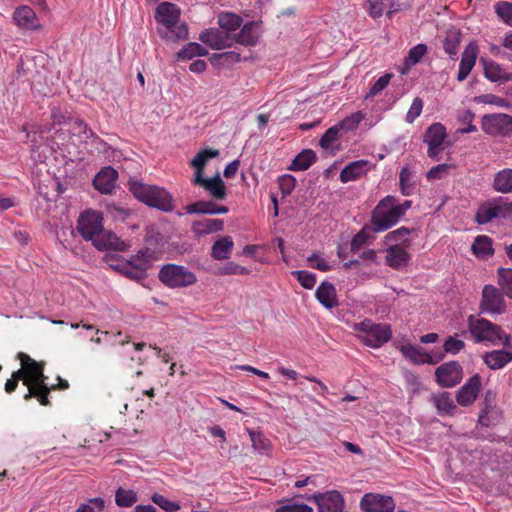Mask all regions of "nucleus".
Wrapping results in <instances>:
<instances>
[{
  "label": "nucleus",
  "instance_id": "nucleus-50",
  "mask_svg": "<svg viewBox=\"0 0 512 512\" xmlns=\"http://www.w3.org/2000/svg\"><path fill=\"white\" fill-rule=\"evenodd\" d=\"M371 233H374L372 230V225H365L352 239L351 241V251H358L366 241L371 237Z\"/></svg>",
  "mask_w": 512,
  "mask_h": 512
},
{
  "label": "nucleus",
  "instance_id": "nucleus-28",
  "mask_svg": "<svg viewBox=\"0 0 512 512\" xmlns=\"http://www.w3.org/2000/svg\"><path fill=\"white\" fill-rule=\"evenodd\" d=\"M234 243L230 236H223L216 240L211 247V257L215 260H226L230 257Z\"/></svg>",
  "mask_w": 512,
  "mask_h": 512
},
{
  "label": "nucleus",
  "instance_id": "nucleus-5",
  "mask_svg": "<svg viewBox=\"0 0 512 512\" xmlns=\"http://www.w3.org/2000/svg\"><path fill=\"white\" fill-rule=\"evenodd\" d=\"M361 340L372 348H379L387 343L392 337V331L388 324L374 323L372 320L364 321L354 325Z\"/></svg>",
  "mask_w": 512,
  "mask_h": 512
},
{
  "label": "nucleus",
  "instance_id": "nucleus-52",
  "mask_svg": "<svg viewBox=\"0 0 512 512\" xmlns=\"http://www.w3.org/2000/svg\"><path fill=\"white\" fill-rule=\"evenodd\" d=\"M340 131H341V128L339 127L338 124L330 127L329 129L326 130V132L323 134V136L321 137L320 139V146L323 148V149H329L332 147V144L338 140L339 136H340Z\"/></svg>",
  "mask_w": 512,
  "mask_h": 512
},
{
  "label": "nucleus",
  "instance_id": "nucleus-40",
  "mask_svg": "<svg viewBox=\"0 0 512 512\" xmlns=\"http://www.w3.org/2000/svg\"><path fill=\"white\" fill-rule=\"evenodd\" d=\"M498 285L501 291L510 299H512V268L500 267L497 270Z\"/></svg>",
  "mask_w": 512,
  "mask_h": 512
},
{
  "label": "nucleus",
  "instance_id": "nucleus-26",
  "mask_svg": "<svg viewBox=\"0 0 512 512\" xmlns=\"http://www.w3.org/2000/svg\"><path fill=\"white\" fill-rule=\"evenodd\" d=\"M410 260L408 252L400 245H393L387 249L385 257L386 264L393 269H401L406 266Z\"/></svg>",
  "mask_w": 512,
  "mask_h": 512
},
{
  "label": "nucleus",
  "instance_id": "nucleus-22",
  "mask_svg": "<svg viewBox=\"0 0 512 512\" xmlns=\"http://www.w3.org/2000/svg\"><path fill=\"white\" fill-rule=\"evenodd\" d=\"M477 53H478V46L475 43H469L463 54L459 65V71L457 75V80L459 82L464 81L471 70L473 69L476 59H477Z\"/></svg>",
  "mask_w": 512,
  "mask_h": 512
},
{
  "label": "nucleus",
  "instance_id": "nucleus-59",
  "mask_svg": "<svg viewBox=\"0 0 512 512\" xmlns=\"http://www.w3.org/2000/svg\"><path fill=\"white\" fill-rule=\"evenodd\" d=\"M464 347L465 343L454 336H449L443 344L444 352L453 355L459 353Z\"/></svg>",
  "mask_w": 512,
  "mask_h": 512
},
{
  "label": "nucleus",
  "instance_id": "nucleus-53",
  "mask_svg": "<svg viewBox=\"0 0 512 512\" xmlns=\"http://www.w3.org/2000/svg\"><path fill=\"white\" fill-rule=\"evenodd\" d=\"M363 118V113L361 111H357L352 115L346 117L342 121H340L338 125L341 128V130L352 131L359 126Z\"/></svg>",
  "mask_w": 512,
  "mask_h": 512
},
{
  "label": "nucleus",
  "instance_id": "nucleus-23",
  "mask_svg": "<svg viewBox=\"0 0 512 512\" xmlns=\"http://www.w3.org/2000/svg\"><path fill=\"white\" fill-rule=\"evenodd\" d=\"M315 296L317 300L327 309H332L339 305L336 288L335 286L328 282H322L318 288L316 289Z\"/></svg>",
  "mask_w": 512,
  "mask_h": 512
},
{
  "label": "nucleus",
  "instance_id": "nucleus-56",
  "mask_svg": "<svg viewBox=\"0 0 512 512\" xmlns=\"http://www.w3.org/2000/svg\"><path fill=\"white\" fill-rule=\"evenodd\" d=\"M296 178L290 174H285L279 177L278 184L283 197L292 193L296 186Z\"/></svg>",
  "mask_w": 512,
  "mask_h": 512
},
{
  "label": "nucleus",
  "instance_id": "nucleus-63",
  "mask_svg": "<svg viewBox=\"0 0 512 512\" xmlns=\"http://www.w3.org/2000/svg\"><path fill=\"white\" fill-rule=\"evenodd\" d=\"M276 512H313V508L303 503H289L276 509Z\"/></svg>",
  "mask_w": 512,
  "mask_h": 512
},
{
  "label": "nucleus",
  "instance_id": "nucleus-36",
  "mask_svg": "<svg viewBox=\"0 0 512 512\" xmlns=\"http://www.w3.org/2000/svg\"><path fill=\"white\" fill-rule=\"evenodd\" d=\"M472 251L477 257L488 258L493 255L492 239L486 235L477 236L472 244Z\"/></svg>",
  "mask_w": 512,
  "mask_h": 512
},
{
  "label": "nucleus",
  "instance_id": "nucleus-51",
  "mask_svg": "<svg viewBox=\"0 0 512 512\" xmlns=\"http://www.w3.org/2000/svg\"><path fill=\"white\" fill-rule=\"evenodd\" d=\"M495 12L503 22L512 26V3L508 1H500L495 5Z\"/></svg>",
  "mask_w": 512,
  "mask_h": 512
},
{
  "label": "nucleus",
  "instance_id": "nucleus-55",
  "mask_svg": "<svg viewBox=\"0 0 512 512\" xmlns=\"http://www.w3.org/2000/svg\"><path fill=\"white\" fill-rule=\"evenodd\" d=\"M292 274L297 277V280L305 289H312L316 284V275L312 272L300 270L293 271Z\"/></svg>",
  "mask_w": 512,
  "mask_h": 512
},
{
  "label": "nucleus",
  "instance_id": "nucleus-14",
  "mask_svg": "<svg viewBox=\"0 0 512 512\" xmlns=\"http://www.w3.org/2000/svg\"><path fill=\"white\" fill-rule=\"evenodd\" d=\"M360 508L364 512H392L395 503L391 496L367 493L360 501Z\"/></svg>",
  "mask_w": 512,
  "mask_h": 512
},
{
  "label": "nucleus",
  "instance_id": "nucleus-38",
  "mask_svg": "<svg viewBox=\"0 0 512 512\" xmlns=\"http://www.w3.org/2000/svg\"><path fill=\"white\" fill-rule=\"evenodd\" d=\"M208 54V50L201 46L197 42H189L177 54V60H190L195 56H205Z\"/></svg>",
  "mask_w": 512,
  "mask_h": 512
},
{
  "label": "nucleus",
  "instance_id": "nucleus-57",
  "mask_svg": "<svg viewBox=\"0 0 512 512\" xmlns=\"http://www.w3.org/2000/svg\"><path fill=\"white\" fill-rule=\"evenodd\" d=\"M413 231H414V229H409V228L403 226L394 231L389 232L385 238L387 241H393V242L401 241L403 243L409 244L407 237Z\"/></svg>",
  "mask_w": 512,
  "mask_h": 512
},
{
  "label": "nucleus",
  "instance_id": "nucleus-48",
  "mask_svg": "<svg viewBox=\"0 0 512 512\" xmlns=\"http://www.w3.org/2000/svg\"><path fill=\"white\" fill-rule=\"evenodd\" d=\"M125 263L131 264L137 270L141 268L143 269L144 273H147V270L152 266L151 254L148 250L145 252L139 251L138 254L132 256L130 260L126 261Z\"/></svg>",
  "mask_w": 512,
  "mask_h": 512
},
{
  "label": "nucleus",
  "instance_id": "nucleus-13",
  "mask_svg": "<svg viewBox=\"0 0 512 512\" xmlns=\"http://www.w3.org/2000/svg\"><path fill=\"white\" fill-rule=\"evenodd\" d=\"M307 500H313L318 506V512H342L344 508V498L336 490L325 493H315L305 497Z\"/></svg>",
  "mask_w": 512,
  "mask_h": 512
},
{
  "label": "nucleus",
  "instance_id": "nucleus-46",
  "mask_svg": "<svg viewBox=\"0 0 512 512\" xmlns=\"http://www.w3.org/2000/svg\"><path fill=\"white\" fill-rule=\"evenodd\" d=\"M496 404V393L492 390H488L485 393L484 401H483V409L479 414L478 422L484 426H489L487 415L491 409L494 408Z\"/></svg>",
  "mask_w": 512,
  "mask_h": 512
},
{
  "label": "nucleus",
  "instance_id": "nucleus-20",
  "mask_svg": "<svg viewBox=\"0 0 512 512\" xmlns=\"http://www.w3.org/2000/svg\"><path fill=\"white\" fill-rule=\"evenodd\" d=\"M192 184L203 187L215 200H224L227 197L225 183L219 174L209 179L202 176L200 177V181L192 179Z\"/></svg>",
  "mask_w": 512,
  "mask_h": 512
},
{
  "label": "nucleus",
  "instance_id": "nucleus-54",
  "mask_svg": "<svg viewBox=\"0 0 512 512\" xmlns=\"http://www.w3.org/2000/svg\"><path fill=\"white\" fill-rule=\"evenodd\" d=\"M250 270L234 262H227L216 272L217 275H247Z\"/></svg>",
  "mask_w": 512,
  "mask_h": 512
},
{
  "label": "nucleus",
  "instance_id": "nucleus-37",
  "mask_svg": "<svg viewBox=\"0 0 512 512\" xmlns=\"http://www.w3.org/2000/svg\"><path fill=\"white\" fill-rule=\"evenodd\" d=\"M400 351L402 355L413 364L420 365L427 362V352L421 347L413 344H405L401 346Z\"/></svg>",
  "mask_w": 512,
  "mask_h": 512
},
{
  "label": "nucleus",
  "instance_id": "nucleus-64",
  "mask_svg": "<svg viewBox=\"0 0 512 512\" xmlns=\"http://www.w3.org/2000/svg\"><path fill=\"white\" fill-rule=\"evenodd\" d=\"M497 201V207H499V216L500 218H509L512 216V201L507 202L504 201L503 198L499 197L495 199Z\"/></svg>",
  "mask_w": 512,
  "mask_h": 512
},
{
  "label": "nucleus",
  "instance_id": "nucleus-32",
  "mask_svg": "<svg viewBox=\"0 0 512 512\" xmlns=\"http://www.w3.org/2000/svg\"><path fill=\"white\" fill-rule=\"evenodd\" d=\"M316 159L317 156L312 149H304L295 156L288 169L291 171H305L316 161Z\"/></svg>",
  "mask_w": 512,
  "mask_h": 512
},
{
  "label": "nucleus",
  "instance_id": "nucleus-49",
  "mask_svg": "<svg viewBox=\"0 0 512 512\" xmlns=\"http://www.w3.org/2000/svg\"><path fill=\"white\" fill-rule=\"evenodd\" d=\"M412 173L408 167H403L400 171L399 182L401 193L410 196L413 193L415 184L411 181Z\"/></svg>",
  "mask_w": 512,
  "mask_h": 512
},
{
  "label": "nucleus",
  "instance_id": "nucleus-10",
  "mask_svg": "<svg viewBox=\"0 0 512 512\" xmlns=\"http://www.w3.org/2000/svg\"><path fill=\"white\" fill-rule=\"evenodd\" d=\"M76 228L85 240L92 241L94 244V240L103 228V218L98 212L86 211L80 215Z\"/></svg>",
  "mask_w": 512,
  "mask_h": 512
},
{
  "label": "nucleus",
  "instance_id": "nucleus-35",
  "mask_svg": "<svg viewBox=\"0 0 512 512\" xmlns=\"http://www.w3.org/2000/svg\"><path fill=\"white\" fill-rule=\"evenodd\" d=\"M493 188L500 193H512V169H503L494 176Z\"/></svg>",
  "mask_w": 512,
  "mask_h": 512
},
{
  "label": "nucleus",
  "instance_id": "nucleus-30",
  "mask_svg": "<svg viewBox=\"0 0 512 512\" xmlns=\"http://www.w3.org/2000/svg\"><path fill=\"white\" fill-rule=\"evenodd\" d=\"M218 25L227 34L233 36V32L242 26L243 19L232 12H223L218 15Z\"/></svg>",
  "mask_w": 512,
  "mask_h": 512
},
{
  "label": "nucleus",
  "instance_id": "nucleus-58",
  "mask_svg": "<svg viewBox=\"0 0 512 512\" xmlns=\"http://www.w3.org/2000/svg\"><path fill=\"white\" fill-rule=\"evenodd\" d=\"M104 499L95 497L89 499L87 504H82L75 512H101L104 509Z\"/></svg>",
  "mask_w": 512,
  "mask_h": 512
},
{
  "label": "nucleus",
  "instance_id": "nucleus-60",
  "mask_svg": "<svg viewBox=\"0 0 512 512\" xmlns=\"http://www.w3.org/2000/svg\"><path fill=\"white\" fill-rule=\"evenodd\" d=\"M152 501L166 512H175L180 509V505L177 502L170 501L160 494H154Z\"/></svg>",
  "mask_w": 512,
  "mask_h": 512
},
{
  "label": "nucleus",
  "instance_id": "nucleus-27",
  "mask_svg": "<svg viewBox=\"0 0 512 512\" xmlns=\"http://www.w3.org/2000/svg\"><path fill=\"white\" fill-rule=\"evenodd\" d=\"M256 26L257 24L253 21L242 25L240 31L232 36L233 44L238 43L246 47L254 46L258 41V36L255 33Z\"/></svg>",
  "mask_w": 512,
  "mask_h": 512
},
{
  "label": "nucleus",
  "instance_id": "nucleus-41",
  "mask_svg": "<svg viewBox=\"0 0 512 512\" xmlns=\"http://www.w3.org/2000/svg\"><path fill=\"white\" fill-rule=\"evenodd\" d=\"M111 267L119 271L124 276L135 281H141L147 277V273H144L143 269L140 268L139 270H137L131 264L124 263L123 261L115 265L111 264Z\"/></svg>",
  "mask_w": 512,
  "mask_h": 512
},
{
  "label": "nucleus",
  "instance_id": "nucleus-43",
  "mask_svg": "<svg viewBox=\"0 0 512 512\" xmlns=\"http://www.w3.org/2000/svg\"><path fill=\"white\" fill-rule=\"evenodd\" d=\"M186 213L188 214H208L215 215V202L214 201H196L188 204L185 207Z\"/></svg>",
  "mask_w": 512,
  "mask_h": 512
},
{
  "label": "nucleus",
  "instance_id": "nucleus-6",
  "mask_svg": "<svg viewBox=\"0 0 512 512\" xmlns=\"http://www.w3.org/2000/svg\"><path fill=\"white\" fill-rule=\"evenodd\" d=\"M160 281L170 288H180L193 285L196 275L186 267L176 264H166L159 271Z\"/></svg>",
  "mask_w": 512,
  "mask_h": 512
},
{
  "label": "nucleus",
  "instance_id": "nucleus-2",
  "mask_svg": "<svg viewBox=\"0 0 512 512\" xmlns=\"http://www.w3.org/2000/svg\"><path fill=\"white\" fill-rule=\"evenodd\" d=\"M18 358L21 365L27 370L24 385L28 387V392L24 395V400L28 401L35 397L41 405L48 406L50 404L48 395L51 388L45 383L47 377L44 375V363L35 361L23 352L18 354Z\"/></svg>",
  "mask_w": 512,
  "mask_h": 512
},
{
  "label": "nucleus",
  "instance_id": "nucleus-8",
  "mask_svg": "<svg viewBox=\"0 0 512 512\" xmlns=\"http://www.w3.org/2000/svg\"><path fill=\"white\" fill-rule=\"evenodd\" d=\"M482 130L490 136L512 137V116L505 113L484 115Z\"/></svg>",
  "mask_w": 512,
  "mask_h": 512
},
{
  "label": "nucleus",
  "instance_id": "nucleus-9",
  "mask_svg": "<svg viewBox=\"0 0 512 512\" xmlns=\"http://www.w3.org/2000/svg\"><path fill=\"white\" fill-rule=\"evenodd\" d=\"M447 131L442 123L436 122L430 125L423 134V142L428 145L427 155L435 161L440 160V153L444 149V140L447 138Z\"/></svg>",
  "mask_w": 512,
  "mask_h": 512
},
{
  "label": "nucleus",
  "instance_id": "nucleus-45",
  "mask_svg": "<svg viewBox=\"0 0 512 512\" xmlns=\"http://www.w3.org/2000/svg\"><path fill=\"white\" fill-rule=\"evenodd\" d=\"M427 52V46L423 43H419L416 46L412 47L408 55L404 59V66L406 69L411 68L421 61L423 56Z\"/></svg>",
  "mask_w": 512,
  "mask_h": 512
},
{
  "label": "nucleus",
  "instance_id": "nucleus-1",
  "mask_svg": "<svg viewBox=\"0 0 512 512\" xmlns=\"http://www.w3.org/2000/svg\"><path fill=\"white\" fill-rule=\"evenodd\" d=\"M181 11L171 2H162L155 9L154 18L160 25L157 34L167 42L184 41L188 38V26L180 22Z\"/></svg>",
  "mask_w": 512,
  "mask_h": 512
},
{
  "label": "nucleus",
  "instance_id": "nucleus-34",
  "mask_svg": "<svg viewBox=\"0 0 512 512\" xmlns=\"http://www.w3.org/2000/svg\"><path fill=\"white\" fill-rule=\"evenodd\" d=\"M432 402L434 403L438 413L441 415L451 414L457 409V406L449 392H442L438 395H433Z\"/></svg>",
  "mask_w": 512,
  "mask_h": 512
},
{
  "label": "nucleus",
  "instance_id": "nucleus-3",
  "mask_svg": "<svg viewBox=\"0 0 512 512\" xmlns=\"http://www.w3.org/2000/svg\"><path fill=\"white\" fill-rule=\"evenodd\" d=\"M128 186L133 196L145 205L163 212H172L174 210L173 197L164 188L148 185L135 179H130Z\"/></svg>",
  "mask_w": 512,
  "mask_h": 512
},
{
  "label": "nucleus",
  "instance_id": "nucleus-47",
  "mask_svg": "<svg viewBox=\"0 0 512 512\" xmlns=\"http://www.w3.org/2000/svg\"><path fill=\"white\" fill-rule=\"evenodd\" d=\"M115 502L119 507H131L137 502V494L133 490L120 487L115 493Z\"/></svg>",
  "mask_w": 512,
  "mask_h": 512
},
{
  "label": "nucleus",
  "instance_id": "nucleus-25",
  "mask_svg": "<svg viewBox=\"0 0 512 512\" xmlns=\"http://www.w3.org/2000/svg\"><path fill=\"white\" fill-rule=\"evenodd\" d=\"M483 361L492 370L501 369L512 361V349H501L487 352L483 355Z\"/></svg>",
  "mask_w": 512,
  "mask_h": 512
},
{
  "label": "nucleus",
  "instance_id": "nucleus-31",
  "mask_svg": "<svg viewBox=\"0 0 512 512\" xmlns=\"http://www.w3.org/2000/svg\"><path fill=\"white\" fill-rule=\"evenodd\" d=\"M484 64V74L492 82H507L511 79V74L506 72L499 64L493 61L482 60Z\"/></svg>",
  "mask_w": 512,
  "mask_h": 512
},
{
  "label": "nucleus",
  "instance_id": "nucleus-44",
  "mask_svg": "<svg viewBox=\"0 0 512 512\" xmlns=\"http://www.w3.org/2000/svg\"><path fill=\"white\" fill-rule=\"evenodd\" d=\"M461 42V33L459 30H450L448 31L444 43L443 48L445 52L449 56H455L458 52V46Z\"/></svg>",
  "mask_w": 512,
  "mask_h": 512
},
{
  "label": "nucleus",
  "instance_id": "nucleus-29",
  "mask_svg": "<svg viewBox=\"0 0 512 512\" xmlns=\"http://www.w3.org/2000/svg\"><path fill=\"white\" fill-rule=\"evenodd\" d=\"M495 218H500L499 207H497V201L486 202L478 208L475 215V222L483 225L491 222Z\"/></svg>",
  "mask_w": 512,
  "mask_h": 512
},
{
  "label": "nucleus",
  "instance_id": "nucleus-24",
  "mask_svg": "<svg viewBox=\"0 0 512 512\" xmlns=\"http://www.w3.org/2000/svg\"><path fill=\"white\" fill-rule=\"evenodd\" d=\"M219 156V150L212 148H205L200 150L195 157L190 161V165L195 169V176L193 179L200 181V177L204 176V168L210 159Z\"/></svg>",
  "mask_w": 512,
  "mask_h": 512
},
{
  "label": "nucleus",
  "instance_id": "nucleus-39",
  "mask_svg": "<svg viewBox=\"0 0 512 512\" xmlns=\"http://www.w3.org/2000/svg\"><path fill=\"white\" fill-rule=\"evenodd\" d=\"M254 450L259 453H267L271 449L270 440L261 432L247 428Z\"/></svg>",
  "mask_w": 512,
  "mask_h": 512
},
{
  "label": "nucleus",
  "instance_id": "nucleus-7",
  "mask_svg": "<svg viewBox=\"0 0 512 512\" xmlns=\"http://www.w3.org/2000/svg\"><path fill=\"white\" fill-rule=\"evenodd\" d=\"M468 326L475 342L488 341L496 343L497 340L502 339V328L484 318L475 319L471 315L468 319Z\"/></svg>",
  "mask_w": 512,
  "mask_h": 512
},
{
  "label": "nucleus",
  "instance_id": "nucleus-62",
  "mask_svg": "<svg viewBox=\"0 0 512 512\" xmlns=\"http://www.w3.org/2000/svg\"><path fill=\"white\" fill-rule=\"evenodd\" d=\"M423 109V101L421 98L416 97L414 98L410 109L408 110L406 114V122L413 123L417 117L420 116Z\"/></svg>",
  "mask_w": 512,
  "mask_h": 512
},
{
  "label": "nucleus",
  "instance_id": "nucleus-15",
  "mask_svg": "<svg viewBox=\"0 0 512 512\" xmlns=\"http://www.w3.org/2000/svg\"><path fill=\"white\" fill-rule=\"evenodd\" d=\"M199 40L214 50H221L233 46V37L223 30L206 29L201 32Z\"/></svg>",
  "mask_w": 512,
  "mask_h": 512
},
{
  "label": "nucleus",
  "instance_id": "nucleus-61",
  "mask_svg": "<svg viewBox=\"0 0 512 512\" xmlns=\"http://www.w3.org/2000/svg\"><path fill=\"white\" fill-rule=\"evenodd\" d=\"M391 78V73H386L385 75L378 78L377 81L371 86L366 98L374 97L383 91L388 86Z\"/></svg>",
  "mask_w": 512,
  "mask_h": 512
},
{
  "label": "nucleus",
  "instance_id": "nucleus-18",
  "mask_svg": "<svg viewBox=\"0 0 512 512\" xmlns=\"http://www.w3.org/2000/svg\"><path fill=\"white\" fill-rule=\"evenodd\" d=\"M16 25L25 30H39L42 28L35 11L26 5L16 8L13 13Z\"/></svg>",
  "mask_w": 512,
  "mask_h": 512
},
{
  "label": "nucleus",
  "instance_id": "nucleus-16",
  "mask_svg": "<svg viewBox=\"0 0 512 512\" xmlns=\"http://www.w3.org/2000/svg\"><path fill=\"white\" fill-rule=\"evenodd\" d=\"M481 388V377L474 374L468 381L458 390L456 401L459 405L467 407L471 405L477 398Z\"/></svg>",
  "mask_w": 512,
  "mask_h": 512
},
{
  "label": "nucleus",
  "instance_id": "nucleus-12",
  "mask_svg": "<svg viewBox=\"0 0 512 512\" xmlns=\"http://www.w3.org/2000/svg\"><path fill=\"white\" fill-rule=\"evenodd\" d=\"M463 378V369L459 362L449 361L441 364L435 370L436 382L445 388H452L458 385Z\"/></svg>",
  "mask_w": 512,
  "mask_h": 512
},
{
  "label": "nucleus",
  "instance_id": "nucleus-42",
  "mask_svg": "<svg viewBox=\"0 0 512 512\" xmlns=\"http://www.w3.org/2000/svg\"><path fill=\"white\" fill-rule=\"evenodd\" d=\"M240 60H241L240 53L236 52V51L214 53L210 57V62L212 65L230 66L234 63L239 62Z\"/></svg>",
  "mask_w": 512,
  "mask_h": 512
},
{
  "label": "nucleus",
  "instance_id": "nucleus-4",
  "mask_svg": "<svg viewBox=\"0 0 512 512\" xmlns=\"http://www.w3.org/2000/svg\"><path fill=\"white\" fill-rule=\"evenodd\" d=\"M401 216L396 208V197L387 195L371 212V225L374 233L384 232L396 225Z\"/></svg>",
  "mask_w": 512,
  "mask_h": 512
},
{
  "label": "nucleus",
  "instance_id": "nucleus-19",
  "mask_svg": "<svg viewBox=\"0 0 512 512\" xmlns=\"http://www.w3.org/2000/svg\"><path fill=\"white\" fill-rule=\"evenodd\" d=\"M118 178V172L113 167L102 168L93 179V186L102 194H110Z\"/></svg>",
  "mask_w": 512,
  "mask_h": 512
},
{
  "label": "nucleus",
  "instance_id": "nucleus-33",
  "mask_svg": "<svg viewBox=\"0 0 512 512\" xmlns=\"http://www.w3.org/2000/svg\"><path fill=\"white\" fill-rule=\"evenodd\" d=\"M223 228L224 221L221 219H205L203 221H195L192 224V230L197 235L220 232Z\"/></svg>",
  "mask_w": 512,
  "mask_h": 512
},
{
  "label": "nucleus",
  "instance_id": "nucleus-11",
  "mask_svg": "<svg viewBox=\"0 0 512 512\" xmlns=\"http://www.w3.org/2000/svg\"><path fill=\"white\" fill-rule=\"evenodd\" d=\"M482 312L490 314H503L506 312V301L501 289L487 284L482 290V299L480 302Z\"/></svg>",
  "mask_w": 512,
  "mask_h": 512
},
{
  "label": "nucleus",
  "instance_id": "nucleus-21",
  "mask_svg": "<svg viewBox=\"0 0 512 512\" xmlns=\"http://www.w3.org/2000/svg\"><path fill=\"white\" fill-rule=\"evenodd\" d=\"M372 168L368 160H357L346 165L340 172V180L343 183L354 181L365 175Z\"/></svg>",
  "mask_w": 512,
  "mask_h": 512
},
{
  "label": "nucleus",
  "instance_id": "nucleus-17",
  "mask_svg": "<svg viewBox=\"0 0 512 512\" xmlns=\"http://www.w3.org/2000/svg\"><path fill=\"white\" fill-rule=\"evenodd\" d=\"M98 250L126 251L129 245L121 240L114 232L102 228L93 244Z\"/></svg>",
  "mask_w": 512,
  "mask_h": 512
}]
</instances>
